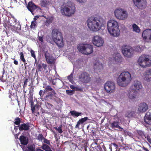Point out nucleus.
I'll return each instance as SVG.
<instances>
[{
  "label": "nucleus",
  "mask_w": 151,
  "mask_h": 151,
  "mask_svg": "<svg viewBox=\"0 0 151 151\" xmlns=\"http://www.w3.org/2000/svg\"><path fill=\"white\" fill-rule=\"evenodd\" d=\"M86 22L87 26L90 30L97 32L101 29L103 20L99 17H91L88 19Z\"/></svg>",
  "instance_id": "obj_1"
},
{
  "label": "nucleus",
  "mask_w": 151,
  "mask_h": 151,
  "mask_svg": "<svg viewBox=\"0 0 151 151\" xmlns=\"http://www.w3.org/2000/svg\"><path fill=\"white\" fill-rule=\"evenodd\" d=\"M107 28L109 33L111 36L117 37L119 35L120 31L118 24L115 21H109L107 24Z\"/></svg>",
  "instance_id": "obj_2"
},
{
  "label": "nucleus",
  "mask_w": 151,
  "mask_h": 151,
  "mask_svg": "<svg viewBox=\"0 0 151 151\" xmlns=\"http://www.w3.org/2000/svg\"><path fill=\"white\" fill-rule=\"evenodd\" d=\"M132 80L131 74L129 72H122L117 79V83L119 86L125 87Z\"/></svg>",
  "instance_id": "obj_3"
},
{
  "label": "nucleus",
  "mask_w": 151,
  "mask_h": 151,
  "mask_svg": "<svg viewBox=\"0 0 151 151\" xmlns=\"http://www.w3.org/2000/svg\"><path fill=\"white\" fill-rule=\"evenodd\" d=\"M75 9L74 4L70 1H68L61 7L60 12L63 15L70 17L74 13Z\"/></svg>",
  "instance_id": "obj_4"
},
{
  "label": "nucleus",
  "mask_w": 151,
  "mask_h": 151,
  "mask_svg": "<svg viewBox=\"0 0 151 151\" xmlns=\"http://www.w3.org/2000/svg\"><path fill=\"white\" fill-rule=\"evenodd\" d=\"M137 63L141 67H150L151 66V58L148 55H142L138 58Z\"/></svg>",
  "instance_id": "obj_5"
},
{
  "label": "nucleus",
  "mask_w": 151,
  "mask_h": 151,
  "mask_svg": "<svg viewBox=\"0 0 151 151\" xmlns=\"http://www.w3.org/2000/svg\"><path fill=\"white\" fill-rule=\"evenodd\" d=\"M78 78L80 82L83 84H87L90 83L91 81V76L88 73L83 71L79 74Z\"/></svg>",
  "instance_id": "obj_6"
},
{
  "label": "nucleus",
  "mask_w": 151,
  "mask_h": 151,
  "mask_svg": "<svg viewBox=\"0 0 151 151\" xmlns=\"http://www.w3.org/2000/svg\"><path fill=\"white\" fill-rule=\"evenodd\" d=\"M78 49L80 52L86 55L90 54L93 51V46L89 44H84L80 46Z\"/></svg>",
  "instance_id": "obj_7"
},
{
  "label": "nucleus",
  "mask_w": 151,
  "mask_h": 151,
  "mask_svg": "<svg viewBox=\"0 0 151 151\" xmlns=\"http://www.w3.org/2000/svg\"><path fill=\"white\" fill-rule=\"evenodd\" d=\"M114 14L116 17L120 20H125L128 16L127 12L121 8L116 9L114 11Z\"/></svg>",
  "instance_id": "obj_8"
},
{
  "label": "nucleus",
  "mask_w": 151,
  "mask_h": 151,
  "mask_svg": "<svg viewBox=\"0 0 151 151\" xmlns=\"http://www.w3.org/2000/svg\"><path fill=\"white\" fill-rule=\"evenodd\" d=\"M104 88L106 92L109 93H114L115 91V85L113 82L109 81L105 83Z\"/></svg>",
  "instance_id": "obj_9"
},
{
  "label": "nucleus",
  "mask_w": 151,
  "mask_h": 151,
  "mask_svg": "<svg viewBox=\"0 0 151 151\" xmlns=\"http://www.w3.org/2000/svg\"><path fill=\"white\" fill-rule=\"evenodd\" d=\"M122 52L124 56L130 58L133 55V52L131 47L127 45H123L122 48Z\"/></svg>",
  "instance_id": "obj_10"
},
{
  "label": "nucleus",
  "mask_w": 151,
  "mask_h": 151,
  "mask_svg": "<svg viewBox=\"0 0 151 151\" xmlns=\"http://www.w3.org/2000/svg\"><path fill=\"white\" fill-rule=\"evenodd\" d=\"M92 42L95 46L100 47L103 45L104 41L101 37L96 35L93 37Z\"/></svg>",
  "instance_id": "obj_11"
},
{
  "label": "nucleus",
  "mask_w": 151,
  "mask_h": 151,
  "mask_svg": "<svg viewBox=\"0 0 151 151\" xmlns=\"http://www.w3.org/2000/svg\"><path fill=\"white\" fill-rule=\"evenodd\" d=\"M142 36L144 40L151 42V29H147L142 32Z\"/></svg>",
  "instance_id": "obj_12"
},
{
  "label": "nucleus",
  "mask_w": 151,
  "mask_h": 151,
  "mask_svg": "<svg viewBox=\"0 0 151 151\" xmlns=\"http://www.w3.org/2000/svg\"><path fill=\"white\" fill-rule=\"evenodd\" d=\"M44 55L47 63L52 64L55 63V58L54 57L50 55L48 51H45L44 53Z\"/></svg>",
  "instance_id": "obj_13"
},
{
  "label": "nucleus",
  "mask_w": 151,
  "mask_h": 151,
  "mask_svg": "<svg viewBox=\"0 0 151 151\" xmlns=\"http://www.w3.org/2000/svg\"><path fill=\"white\" fill-rule=\"evenodd\" d=\"M134 4L138 8L143 9L146 6V0H133Z\"/></svg>",
  "instance_id": "obj_14"
},
{
  "label": "nucleus",
  "mask_w": 151,
  "mask_h": 151,
  "mask_svg": "<svg viewBox=\"0 0 151 151\" xmlns=\"http://www.w3.org/2000/svg\"><path fill=\"white\" fill-rule=\"evenodd\" d=\"M93 68L95 72L97 73L101 72L103 69L102 64L98 61H96L94 64Z\"/></svg>",
  "instance_id": "obj_15"
},
{
  "label": "nucleus",
  "mask_w": 151,
  "mask_h": 151,
  "mask_svg": "<svg viewBox=\"0 0 151 151\" xmlns=\"http://www.w3.org/2000/svg\"><path fill=\"white\" fill-rule=\"evenodd\" d=\"M148 109V106L144 102L141 103L139 105L138 111L140 113H144Z\"/></svg>",
  "instance_id": "obj_16"
},
{
  "label": "nucleus",
  "mask_w": 151,
  "mask_h": 151,
  "mask_svg": "<svg viewBox=\"0 0 151 151\" xmlns=\"http://www.w3.org/2000/svg\"><path fill=\"white\" fill-rule=\"evenodd\" d=\"M62 36V34L58 29H53L52 32V37L53 40L57 39L61 36Z\"/></svg>",
  "instance_id": "obj_17"
},
{
  "label": "nucleus",
  "mask_w": 151,
  "mask_h": 151,
  "mask_svg": "<svg viewBox=\"0 0 151 151\" xmlns=\"http://www.w3.org/2000/svg\"><path fill=\"white\" fill-rule=\"evenodd\" d=\"M53 40L58 47H63L64 43L63 36Z\"/></svg>",
  "instance_id": "obj_18"
},
{
  "label": "nucleus",
  "mask_w": 151,
  "mask_h": 151,
  "mask_svg": "<svg viewBox=\"0 0 151 151\" xmlns=\"http://www.w3.org/2000/svg\"><path fill=\"white\" fill-rule=\"evenodd\" d=\"M20 131H27L29 129L30 125L28 123H24L17 126Z\"/></svg>",
  "instance_id": "obj_19"
},
{
  "label": "nucleus",
  "mask_w": 151,
  "mask_h": 151,
  "mask_svg": "<svg viewBox=\"0 0 151 151\" xmlns=\"http://www.w3.org/2000/svg\"><path fill=\"white\" fill-rule=\"evenodd\" d=\"M27 7L28 9L33 14V12L35 10L37 9V6L32 1H30L28 4Z\"/></svg>",
  "instance_id": "obj_20"
},
{
  "label": "nucleus",
  "mask_w": 151,
  "mask_h": 151,
  "mask_svg": "<svg viewBox=\"0 0 151 151\" xmlns=\"http://www.w3.org/2000/svg\"><path fill=\"white\" fill-rule=\"evenodd\" d=\"M17 20L14 17H12L10 18L9 21V24L10 26L14 27L15 28H17V27L15 26V25L17 24L19 26V28H21V25L19 23H17Z\"/></svg>",
  "instance_id": "obj_21"
},
{
  "label": "nucleus",
  "mask_w": 151,
  "mask_h": 151,
  "mask_svg": "<svg viewBox=\"0 0 151 151\" xmlns=\"http://www.w3.org/2000/svg\"><path fill=\"white\" fill-rule=\"evenodd\" d=\"M145 123L146 124L151 125V114L147 112L144 118Z\"/></svg>",
  "instance_id": "obj_22"
},
{
  "label": "nucleus",
  "mask_w": 151,
  "mask_h": 151,
  "mask_svg": "<svg viewBox=\"0 0 151 151\" xmlns=\"http://www.w3.org/2000/svg\"><path fill=\"white\" fill-rule=\"evenodd\" d=\"M21 144L23 145H26L28 143V139L27 137L23 135H21L19 137Z\"/></svg>",
  "instance_id": "obj_23"
},
{
  "label": "nucleus",
  "mask_w": 151,
  "mask_h": 151,
  "mask_svg": "<svg viewBox=\"0 0 151 151\" xmlns=\"http://www.w3.org/2000/svg\"><path fill=\"white\" fill-rule=\"evenodd\" d=\"M14 91L12 88L9 90V97L10 98L12 101H14L16 99L17 96L16 93L14 92Z\"/></svg>",
  "instance_id": "obj_24"
},
{
  "label": "nucleus",
  "mask_w": 151,
  "mask_h": 151,
  "mask_svg": "<svg viewBox=\"0 0 151 151\" xmlns=\"http://www.w3.org/2000/svg\"><path fill=\"white\" fill-rule=\"evenodd\" d=\"M133 86L134 88L135 89V90L137 91L141 89L142 88V86L141 82L138 81H134Z\"/></svg>",
  "instance_id": "obj_25"
},
{
  "label": "nucleus",
  "mask_w": 151,
  "mask_h": 151,
  "mask_svg": "<svg viewBox=\"0 0 151 151\" xmlns=\"http://www.w3.org/2000/svg\"><path fill=\"white\" fill-rule=\"evenodd\" d=\"M113 60L119 63L122 62V56L119 53H114L113 55Z\"/></svg>",
  "instance_id": "obj_26"
},
{
  "label": "nucleus",
  "mask_w": 151,
  "mask_h": 151,
  "mask_svg": "<svg viewBox=\"0 0 151 151\" xmlns=\"http://www.w3.org/2000/svg\"><path fill=\"white\" fill-rule=\"evenodd\" d=\"M119 122L118 121H114L111 123V128L112 129L114 128H116L119 129H120L121 131H123V129L122 128L120 127L119 125Z\"/></svg>",
  "instance_id": "obj_27"
},
{
  "label": "nucleus",
  "mask_w": 151,
  "mask_h": 151,
  "mask_svg": "<svg viewBox=\"0 0 151 151\" xmlns=\"http://www.w3.org/2000/svg\"><path fill=\"white\" fill-rule=\"evenodd\" d=\"M145 76V79L147 81H151V69L147 70Z\"/></svg>",
  "instance_id": "obj_28"
},
{
  "label": "nucleus",
  "mask_w": 151,
  "mask_h": 151,
  "mask_svg": "<svg viewBox=\"0 0 151 151\" xmlns=\"http://www.w3.org/2000/svg\"><path fill=\"white\" fill-rule=\"evenodd\" d=\"M137 93L134 90H132L129 93L128 97L130 99H135Z\"/></svg>",
  "instance_id": "obj_29"
},
{
  "label": "nucleus",
  "mask_w": 151,
  "mask_h": 151,
  "mask_svg": "<svg viewBox=\"0 0 151 151\" xmlns=\"http://www.w3.org/2000/svg\"><path fill=\"white\" fill-rule=\"evenodd\" d=\"M70 113L72 116L75 117L81 116L83 114L81 112H78L75 110L70 111Z\"/></svg>",
  "instance_id": "obj_30"
},
{
  "label": "nucleus",
  "mask_w": 151,
  "mask_h": 151,
  "mask_svg": "<svg viewBox=\"0 0 151 151\" xmlns=\"http://www.w3.org/2000/svg\"><path fill=\"white\" fill-rule=\"evenodd\" d=\"M41 148L42 150L45 151H52L49 146L46 144H42Z\"/></svg>",
  "instance_id": "obj_31"
},
{
  "label": "nucleus",
  "mask_w": 151,
  "mask_h": 151,
  "mask_svg": "<svg viewBox=\"0 0 151 151\" xmlns=\"http://www.w3.org/2000/svg\"><path fill=\"white\" fill-rule=\"evenodd\" d=\"M45 91L46 92H48L50 91H51V92H50L51 93H53L54 95L55 96V95L57 94L55 91L50 86L48 85L46 86Z\"/></svg>",
  "instance_id": "obj_32"
},
{
  "label": "nucleus",
  "mask_w": 151,
  "mask_h": 151,
  "mask_svg": "<svg viewBox=\"0 0 151 151\" xmlns=\"http://www.w3.org/2000/svg\"><path fill=\"white\" fill-rule=\"evenodd\" d=\"M132 27L133 30L136 32L139 33L140 32V29L135 24H134Z\"/></svg>",
  "instance_id": "obj_33"
},
{
  "label": "nucleus",
  "mask_w": 151,
  "mask_h": 151,
  "mask_svg": "<svg viewBox=\"0 0 151 151\" xmlns=\"http://www.w3.org/2000/svg\"><path fill=\"white\" fill-rule=\"evenodd\" d=\"M35 106L34 105V102L33 101H32L31 102V110L32 111V113L34 114L35 113V110L37 112H35L36 113H37L38 114H39V113L37 112L38 109H35Z\"/></svg>",
  "instance_id": "obj_34"
},
{
  "label": "nucleus",
  "mask_w": 151,
  "mask_h": 151,
  "mask_svg": "<svg viewBox=\"0 0 151 151\" xmlns=\"http://www.w3.org/2000/svg\"><path fill=\"white\" fill-rule=\"evenodd\" d=\"M54 95L53 93L49 92V94L47 95L45 97L44 99L45 100L49 101L52 99V96Z\"/></svg>",
  "instance_id": "obj_35"
},
{
  "label": "nucleus",
  "mask_w": 151,
  "mask_h": 151,
  "mask_svg": "<svg viewBox=\"0 0 151 151\" xmlns=\"http://www.w3.org/2000/svg\"><path fill=\"white\" fill-rule=\"evenodd\" d=\"M134 113L133 111H128L126 114V116L128 118L132 117L133 116Z\"/></svg>",
  "instance_id": "obj_36"
},
{
  "label": "nucleus",
  "mask_w": 151,
  "mask_h": 151,
  "mask_svg": "<svg viewBox=\"0 0 151 151\" xmlns=\"http://www.w3.org/2000/svg\"><path fill=\"white\" fill-rule=\"evenodd\" d=\"M15 121L14 122V124L16 125H19L21 123V119L20 118H19L18 117H16L15 119Z\"/></svg>",
  "instance_id": "obj_37"
},
{
  "label": "nucleus",
  "mask_w": 151,
  "mask_h": 151,
  "mask_svg": "<svg viewBox=\"0 0 151 151\" xmlns=\"http://www.w3.org/2000/svg\"><path fill=\"white\" fill-rule=\"evenodd\" d=\"M19 54L20 55V58L22 61H25L26 60L24 58V53L23 52H18Z\"/></svg>",
  "instance_id": "obj_38"
},
{
  "label": "nucleus",
  "mask_w": 151,
  "mask_h": 151,
  "mask_svg": "<svg viewBox=\"0 0 151 151\" xmlns=\"http://www.w3.org/2000/svg\"><path fill=\"white\" fill-rule=\"evenodd\" d=\"M29 78L28 77V78L25 79L24 80V82L23 85V88L24 89L25 87L27 86V83L29 82Z\"/></svg>",
  "instance_id": "obj_39"
},
{
  "label": "nucleus",
  "mask_w": 151,
  "mask_h": 151,
  "mask_svg": "<svg viewBox=\"0 0 151 151\" xmlns=\"http://www.w3.org/2000/svg\"><path fill=\"white\" fill-rule=\"evenodd\" d=\"M37 22L36 21H32L31 23L30 27L31 28H35L36 26Z\"/></svg>",
  "instance_id": "obj_40"
},
{
  "label": "nucleus",
  "mask_w": 151,
  "mask_h": 151,
  "mask_svg": "<svg viewBox=\"0 0 151 151\" xmlns=\"http://www.w3.org/2000/svg\"><path fill=\"white\" fill-rule=\"evenodd\" d=\"M45 105L47 108L49 109H51L52 108L53 105L48 102H45Z\"/></svg>",
  "instance_id": "obj_41"
},
{
  "label": "nucleus",
  "mask_w": 151,
  "mask_h": 151,
  "mask_svg": "<svg viewBox=\"0 0 151 151\" xmlns=\"http://www.w3.org/2000/svg\"><path fill=\"white\" fill-rule=\"evenodd\" d=\"M68 78L70 82L72 83L73 80V74L71 73L70 75L68 77Z\"/></svg>",
  "instance_id": "obj_42"
},
{
  "label": "nucleus",
  "mask_w": 151,
  "mask_h": 151,
  "mask_svg": "<svg viewBox=\"0 0 151 151\" xmlns=\"http://www.w3.org/2000/svg\"><path fill=\"white\" fill-rule=\"evenodd\" d=\"M44 138L43 137V136L42 134H39L37 136V139L40 141H42Z\"/></svg>",
  "instance_id": "obj_43"
},
{
  "label": "nucleus",
  "mask_w": 151,
  "mask_h": 151,
  "mask_svg": "<svg viewBox=\"0 0 151 151\" xmlns=\"http://www.w3.org/2000/svg\"><path fill=\"white\" fill-rule=\"evenodd\" d=\"M88 119V117H86L83 118H82L79 120V122L81 123H83L84 122L87 121Z\"/></svg>",
  "instance_id": "obj_44"
},
{
  "label": "nucleus",
  "mask_w": 151,
  "mask_h": 151,
  "mask_svg": "<svg viewBox=\"0 0 151 151\" xmlns=\"http://www.w3.org/2000/svg\"><path fill=\"white\" fill-rule=\"evenodd\" d=\"M30 52L31 55L32 56V57H33V58H34V59H35V61H36L37 59H36V55H35V51H34L33 50H31L30 51Z\"/></svg>",
  "instance_id": "obj_45"
},
{
  "label": "nucleus",
  "mask_w": 151,
  "mask_h": 151,
  "mask_svg": "<svg viewBox=\"0 0 151 151\" xmlns=\"http://www.w3.org/2000/svg\"><path fill=\"white\" fill-rule=\"evenodd\" d=\"M45 91H43V90H41L39 91V94L40 96V98L42 99L44 94L45 93Z\"/></svg>",
  "instance_id": "obj_46"
},
{
  "label": "nucleus",
  "mask_w": 151,
  "mask_h": 151,
  "mask_svg": "<svg viewBox=\"0 0 151 151\" xmlns=\"http://www.w3.org/2000/svg\"><path fill=\"white\" fill-rule=\"evenodd\" d=\"M44 37V36L42 35L40 36H39V35H38V40L41 43H42L43 42Z\"/></svg>",
  "instance_id": "obj_47"
},
{
  "label": "nucleus",
  "mask_w": 151,
  "mask_h": 151,
  "mask_svg": "<svg viewBox=\"0 0 151 151\" xmlns=\"http://www.w3.org/2000/svg\"><path fill=\"white\" fill-rule=\"evenodd\" d=\"M135 50L137 52H141L142 51V48L140 46H138L135 47Z\"/></svg>",
  "instance_id": "obj_48"
},
{
  "label": "nucleus",
  "mask_w": 151,
  "mask_h": 151,
  "mask_svg": "<svg viewBox=\"0 0 151 151\" xmlns=\"http://www.w3.org/2000/svg\"><path fill=\"white\" fill-rule=\"evenodd\" d=\"M29 86V93L32 94H33V93L34 92V87L33 86Z\"/></svg>",
  "instance_id": "obj_49"
},
{
  "label": "nucleus",
  "mask_w": 151,
  "mask_h": 151,
  "mask_svg": "<svg viewBox=\"0 0 151 151\" xmlns=\"http://www.w3.org/2000/svg\"><path fill=\"white\" fill-rule=\"evenodd\" d=\"M73 90H66V92L67 94H68L69 95L71 96L73 95Z\"/></svg>",
  "instance_id": "obj_50"
},
{
  "label": "nucleus",
  "mask_w": 151,
  "mask_h": 151,
  "mask_svg": "<svg viewBox=\"0 0 151 151\" xmlns=\"http://www.w3.org/2000/svg\"><path fill=\"white\" fill-rule=\"evenodd\" d=\"M62 127V125H61L60 126L58 129H57V128H56L58 131V132L60 133H62L63 132V131L61 129Z\"/></svg>",
  "instance_id": "obj_51"
},
{
  "label": "nucleus",
  "mask_w": 151,
  "mask_h": 151,
  "mask_svg": "<svg viewBox=\"0 0 151 151\" xmlns=\"http://www.w3.org/2000/svg\"><path fill=\"white\" fill-rule=\"evenodd\" d=\"M44 141L43 142L44 143H45L47 144L48 145H50V141L44 138L43 139Z\"/></svg>",
  "instance_id": "obj_52"
},
{
  "label": "nucleus",
  "mask_w": 151,
  "mask_h": 151,
  "mask_svg": "<svg viewBox=\"0 0 151 151\" xmlns=\"http://www.w3.org/2000/svg\"><path fill=\"white\" fill-rule=\"evenodd\" d=\"M147 125H145V126L147 128V130L148 131H151V125L147 124Z\"/></svg>",
  "instance_id": "obj_53"
},
{
  "label": "nucleus",
  "mask_w": 151,
  "mask_h": 151,
  "mask_svg": "<svg viewBox=\"0 0 151 151\" xmlns=\"http://www.w3.org/2000/svg\"><path fill=\"white\" fill-rule=\"evenodd\" d=\"M37 69L38 71H41L42 70V66L40 64H39L37 66Z\"/></svg>",
  "instance_id": "obj_54"
},
{
  "label": "nucleus",
  "mask_w": 151,
  "mask_h": 151,
  "mask_svg": "<svg viewBox=\"0 0 151 151\" xmlns=\"http://www.w3.org/2000/svg\"><path fill=\"white\" fill-rule=\"evenodd\" d=\"M145 138H147V140L148 142L151 144V138L150 137L149 135H147L146 137H145Z\"/></svg>",
  "instance_id": "obj_55"
},
{
  "label": "nucleus",
  "mask_w": 151,
  "mask_h": 151,
  "mask_svg": "<svg viewBox=\"0 0 151 151\" xmlns=\"http://www.w3.org/2000/svg\"><path fill=\"white\" fill-rule=\"evenodd\" d=\"M75 90L76 91H81L83 90L82 88L81 87H76L75 89Z\"/></svg>",
  "instance_id": "obj_56"
},
{
  "label": "nucleus",
  "mask_w": 151,
  "mask_h": 151,
  "mask_svg": "<svg viewBox=\"0 0 151 151\" xmlns=\"http://www.w3.org/2000/svg\"><path fill=\"white\" fill-rule=\"evenodd\" d=\"M50 82H52V84L53 85H55L56 83V81L54 79L52 80L51 79V80L50 81Z\"/></svg>",
  "instance_id": "obj_57"
},
{
  "label": "nucleus",
  "mask_w": 151,
  "mask_h": 151,
  "mask_svg": "<svg viewBox=\"0 0 151 151\" xmlns=\"http://www.w3.org/2000/svg\"><path fill=\"white\" fill-rule=\"evenodd\" d=\"M138 134L140 136H142L144 134V133L142 131H139L138 132Z\"/></svg>",
  "instance_id": "obj_58"
},
{
  "label": "nucleus",
  "mask_w": 151,
  "mask_h": 151,
  "mask_svg": "<svg viewBox=\"0 0 151 151\" xmlns=\"http://www.w3.org/2000/svg\"><path fill=\"white\" fill-rule=\"evenodd\" d=\"M42 67L45 70H46L47 69V66L46 64H42Z\"/></svg>",
  "instance_id": "obj_59"
},
{
  "label": "nucleus",
  "mask_w": 151,
  "mask_h": 151,
  "mask_svg": "<svg viewBox=\"0 0 151 151\" xmlns=\"http://www.w3.org/2000/svg\"><path fill=\"white\" fill-rule=\"evenodd\" d=\"M80 123H81L80 122H79V121H78L77 122V124L75 126V127L76 128H78L79 127L80 124Z\"/></svg>",
  "instance_id": "obj_60"
},
{
  "label": "nucleus",
  "mask_w": 151,
  "mask_h": 151,
  "mask_svg": "<svg viewBox=\"0 0 151 151\" xmlns=\"http://www.w3.org/2000/svg\"><path fill=\"white\" fill-rule=\"evenodd\" d=\"M3 76L2 75L1 76V77L0 78V80L2 82H5L6 80L5 79H3Z\"/></svg>",
  "instance_id": "obj_61"
},
{
  "label": "nucleus",
  "mask_w": 151,
  "mask_h": 151,
  "mask_svg": "<svg viewBox=\"0 0 151 151\" xmlns=\"http://www.w3.org/2000/svg\"><path fill=\"white\" fill-rule=\"evenodd\" d=\"M78 2L80 3H84L86 0H76Z\"/></svg>",
  "instance_id": "obj_62"
},
{
  "label": "nucleus",
  "mask_w": 151,
  "mask_h": 151,
  "mask_svg": "<svg viewBox=\"0 0 151 151\" xmlns=\"http://www.w3.org/2000/svg\"><path fill=\"white\" fill-rule=\"evenodd\" d=\"M17 2V1L16 0H11V4H16Z\"/></svg>",
  "instance_id": "obj_63"
},
{
  "label": "nucleus",
  "mask_w": 151,
  "mask_h": 151,
  "mask_svg": "<svg viewBox=\"0 0 151 151\" xmlns=\"http://www.w3.org/2000/svg\"><path fill=\"white\" fill-rule=\"evenodd\" d=\"M13 59L14 60V64L16 65H18V62L17 60H15V58H14Z\"/></svg>",
  "instance_id": "obj_64"
}]
</instances>
